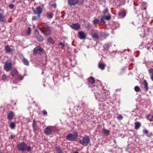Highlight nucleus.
Wrapping results in <instances>:
<instances>
[{
	"mask_svg": "<svg viewBox=\"0 0 153 153\" xmlns=\"http://www.w3.org/2000/svg\"><path fill=\"white\" fill-rule=\"evenodd\" d=\"M16 146L19 151L23 152L26 151L30 152L32 149L31 147L30 146H28L27 144L23 142L17 144Z\"/></svg>",
	"mask_w": 153,
	"mask_h": 153,
	"instance_id": "1",
	"label": "nucleus"
},
{
	"mask_svg": "<svg viewBox=\"0 0 153 153\" xmlns=\"http://www.w3.org/2000/svg\"><path fill=\"white\" fill-rule=\"evenodd\" d=\"M39 30L45 36L50 35L51 32L50 27L45 23H43L41 24Z\"/></svg>",
	"mask_w": 153,
	"mask_h": 153,
	"instance_id": "2",
	"label": "nucleus"
},
{
	"mask_svg": "<svg viewBox=\"0 0 153 153\" xmlns=\"http://www.w3.org/2000/svg\"><path fill=\"white\" fill-rule=\"evenodd\" d=\"M77 134L76 132H74V134H68L66 137V139L70 141H75L77 139Z\"/></svg>",
	"mask_w": 153,
	"mask_h": 153,
	"instance_id": "3",
	"label": "nucleus"
},
{
	"mask_svg": "<svg viewBox=\"0 0 153 153\" xmlns=\"http://www.w3.org/2000/svg\"><path fill=\"white\" fill-rule=\"evenodd\" d=\"M90 142L89 137L87 136L83 137L79 141V143L84 146H88Z\"/></svg>",
	"mask_w": 153,
	"mask_h": 153,
	"instance_id": "4",
	"label": "nucleus"
},
{
	"mask_svg": "<svg viewBox=\"0 0 153 153\" xmlns=\"http://www.w3.org/2000/svg\"><path fill=\"white\" fill-rule=\"evenodd\" d=\"M4 66V70L8 72L10 70L12 66V64L10 62H6L5 63Z\"/></svg>",
	"mask_w": 153,
	"mask_h": 153,
	"instance_id": "5",
	"label": "nucleus"
},
{
	"mask_svg": "<svg viewBox=\"0 0 153 153\" xmlns=\"http://www.w3.org/2000/svg\"><path fill=\"white\" fill-rule=\"evenodd\" d=\"M53 131V127H48L45 129L44 132L45 134L48 135L51 134Z\"/></svg>",
	"mask_w": 153,
	"mask_h": 153,
	"instance_id": "6",
	"label": "nucleus"
},
{
	"mask_svg": "<svg viewBox=\"0 0 153 153\" xmlns=\"http://www.w3.org/2000/svg\"><path fill=\"white\" fill-rule=\"evenodd\" d=\"M111 19V15L109 13H108V15H103L102 16L101 19V21L102 22L105 23V20H110Z\"/></svg>",
	"mask_w": 153,
	"mask_h": 153,
	"instance_id": "7",
	"label": "nucleus"
},
{
	"mask_svg": "<svg viewBox=\"0 0 153 153\" xmlns=\"http://www.w3.org/2000/svg\"><path fill=\"white\" fill-rule=\"evenodd\" d=\"M32 10L34 14H37L39 16H40L43 12V9L40 7H37L36 10L33 9Z\"/></svg>",
	"mask_w": 153,
	"mask_h": 153,
	"instance_id": "8",
	"label": "nucleus"
},
{
	"mask_svg": "<svg viewBox=\"0 0 153 153\" xmlns=\"http://www.w3.org/2000/svg\"><path fill=\"white\" fill-rule=\"evenodd\" d=\"M4 12L1 10H0V23H5L6 22V17L3 15Z\"/></svg>",
	"mask_w": 153,
	"mask_h": 153,
	"instance_id": "9",
	"label": "nucleus"
},
{
	"mask_svg": "<svg viewBox=\"0 0 153 153\" xmlns=\"http://www.w3.org/2000/svg\"><path fill=\"white\" fill-rule=\"evenodd\" d=\"M79 38L81 39H85L86 36V34L83 31H80L78 32Z\"/></svg>",
	"mask_w": 153,
	"mask_h": 153,
	"instance_id": "10",
	"label": "nucleus"
},
{
	"mask_svg": "<svg viewBox=\"0 0 153 153\" xmlns=\"http://www.w3.org/2000/svg\"><path fill=\"white\" fill-rule=\"evenodd\" d=\"M79 1V0H68V3L70 5L75 6L78 3Z\"/></svg>",
	"mask_w": 153,
	"mask_h": 153,
	"instance_id": "11",
	"label": "nucleus"
},
{
	"mask_svg": "<svg viewBox=\"0 0 153 153\" xmlns=\"http://www.w3.org/2000/svg\"><path fill=\"white\" fill-rule=\"evenodd\" d=\"M42 48L39 47H37L34 49L33 52L36 54H39L42 52Z\"/></svg>",
	"mask_w": 153,
	"mask_h": 153,
	"instance_id": "12",
	"label": "nucleus"
},
{
	"mask_svg": "<svg viewBox=\"0 0 153 153\" xmlns=\"http://www.w3.org/2000/svg\"><path fill=\"white\" fill-rule=\"evenodd\" d=\"M70 27L73 29L76 30H78L80 28V25L78 23H75L71 25Z\"/></svg>",
	"mask_w": 153,
	"mask_h": 153,
	"instance_id": "13",
	"label": "nucleus"
},
{
	"mask_svg": "<svg viewBox=\"0 0 153 153\" xmlns=\"http://www.w3.org/2000/svg\"><path fill=\"white\" fill-rule=\"evenodd\" d=\"M14 116V114L13 112L10 111L8 112L7 114V118L9 120H11L13 118V117Z\"/></svg>",
	"mask_w": 153,
	"mask_h": 153,
	"instance_id": "14",
	"label": "nucleus"
},
{
	"mask_svg": "<svg viewBox=\"0 0 153 153\" xmlns=\"http://www.w3.org/2000/svg\"><path fill=\"white\" fill-rule=\"evenodd\" d=\"M54 15V14L52 12L49 11L46 14V16L48 19H52Z\"/></svg>",
	"mask_w": 153,
	"mask_h": 153,
	"instance_id": "15",
	"label": "nucleus"
},
{
	"mask_svg": "<svg viewBox=\"0 0 153 153\" xmlns=\"http://www.w3.org/2000/svg\"><path fill=\"white\" fill-rule=\"evenodd\" d=\"M105 66V65L103 63L100 62L99 64L98 67L101 70H104Z\"/></svg>",
	"mask_w": 153,
	"mask_h": 153,
	"instance_id": "16",
	"label": "nucleus"
},
{
	"mask_svg": "<svg viewBox=\"0 0 153 153\" xmlns=\"http://www.w3.org/2000/svg\"><path fill=\"white\" fill-rule=\"evenodd\" d=\"M141 126L140 123L139 122H136L135 123V129H138Z\"/></svg>",
	"mask_w": 153,
	"mask_h": 153,
	"instance_id": "17",
	"label": "nucleus"
},
{
	"mask_svg": "<svg viewBox=\"0 0 153 153\" xmlns=\"http://www.w3.org/2000/svg\"><path fill=\"white\" fill-rule=\"evenodd\" d=\"M22 61L25 65L27 66H28L29 65V62L25 58H23Z\"/></svg>",
	"mask_w": 153,
	"mask_h": 153,
	"instance_id": "18",
	"label": "nucleus"
},
{
	"mask_svg": "<svg viewBox=\"0 0 153 153\" xmlns=\"http://www.w3.org/2000/svg\"><path fill=\"white\" fill-rule=\"evenodd\" d=\"M143 85L144 86V87L145 88L146 91L148 90V83L146 80H144L143 82Z\"/></svg>",
	"mask_w": 153,
	"mask_h": 153,
	"instance_id": "19",
	"label": "nucleus"
},
{
	"mask_svg": "<svg viewBox=\"0 0 153 153\" xmlns=\"http://www.w3.org/2000/svg\"><path fill=\"white\" fill-rule=\"evenodd\" d=\"M47 40L49 43L51 44H53L55 43L54 40L51 37H49Z\"/></svg>",
	"mask_w": 153,
	"mask_h": 153,
	"instance_id": "20",
	"label": "nucleus"
},
{
	"mask_svg": "<svg viewBox=\"0 0 153 153\" xmlns=\"http://www.w3.org/2000/svg\"><path fill=\"white\" fill-rule=\"evenodd\" d=\"M88 79L89 82L91 84L94 83L95 81L94 78L93 77H90Z\"/></svg>",
	"mask_w": 153,
	"mask_h": 153,
	"instance_id": "21",
	"label": "nucleus"
},
{
	"mask_svg": "<svg viewBox=\"0 0 153 153\" xmlns=\"http://www.w3.org/2000/svg\"><path fill=\"white\" fill-rule=\"evenodd\" d=\"M5 49L7 53H9L11 52L12 50V49H11V48H10V47L8 45L5 46Z\"/></svg>",
	"mask_w": 153,
	"mask_h": 153,
	"instance_id": "22",
	"label": "nucleus"
},
{
	"mask_svg": "<svg viewBox=\"0 0 153 153\" xmlns=\"http://www.w3.org/2000/svg\"><path fill=\"white\" fill-rule=\"evenodd\" d=\"M118 14L120 17L123 18L126 16V13L124 12H120Z\"/></svg>",
	"mask_w": 153,
	"mask_h": 153,
	"instance_id": "23",
	"label": "nucleus"
},
{
	"mask_svg": "<svg viewBox=\"0 0 153 153\" xmlns=\"http://www.w3.org/2000/svg\"><path fill=\"white\" fill-rule=\"evenodd\" d=\"M40 18V16L38 15L37 16H33L32 17V20L33 21H36L39 19Z\"/></svg>",
	"mask_w": 153,
	"mask_h": 153,
	"instance_id": "24",
	"label": "nucleus"
},
{
	"mask_svg": "<svg viewBox=\"0 0 153 153\" xmlns=\"http://www.w3.org/2000/svg\"><path fill=\"white\" fill-rule=\"evenodd\" d=\"M18 74V72L16 70H14L11 72V74L13 76L17 75Z\"/></svg>",
	"mask_w": 153,
	"mask_h": 153,
	"instance_id": "25",
	"label": "nucleus"
},
{
	"mask_svg": "<svg viewBox=\"0 0 153 153\" xmlns=\"http://www.w3.org/2000/svg\"><path fill=\"white\" fill-rule=\"evenodd\" d=\"M147 118L149 121H153V115H149L147 116Z\"/></svg>",
	"mask_w": 153,
	"mask_h": 153,
	"instance_id": "26",
	"label": "nucleus"
},
{
	"mask_svg": "<svg viewBox=\"0 0 153 153\" xmlns=\"http://www.w3.org/2000/svg\"><path fill=\"white\" fill-rule=\"evenodd\" d=\"M103 132L106 135H108L110 134V131L109 130L105 129H104L103 130Z\"/></svg>",
	"mask_w": 153,
	"mask_h": 153,
	"instance_id": "27",
	"label": "nucleus"
},
{
	"mask_svg": "<svg viewBox=\"0 0 153 153\" xmlns=\"http://www.w3.org/2000/svg\"><path fill=\"white\" fill-rule=\"evenodd\" d=\"M15 125L13 122H11L10 123V127L11 129H14L15 127Z\"/></svg>",
	"mask_w": 153,
	"mask_h": 153,
	"instance_id": "28",
	"label": "nucleus"
},
{
	"mask_svg": "<svg viewBox=\"0 0 153 153\" xmlns=\"http://www.w3.org/2000/svg\"><path fill=\"white\" fill-rule=\"evenodd\" d=\"M56 150L58 152V153H62V151L61 148L57 147L56 148Z\"/></svg>",
	"mask_w": 153,
	"mask_h": 153,
	"instance_id": "29",
	"label": "nucleus"
},
{
	"mask_svg": "<svg viewBox=\"0 0 153 153\" xmlns=\"http://www.w3.org/2000/svg\"><path fill=\"white\" fill-rule=\"evenodd\" d=\"M100 22V20L97 19H95L93 21V24L94 25H95L97 24L98 23Z\"/></svg>",
	"mask_w": 153,
	"mask_h": 153,
	"instance_id": "30",
	"label": "nucleus"
},
{
	"mask_svg": "<svg viewBox=\"0 0 153 153\" xmlns=\"http://www.w3.org/2000/svg\"><path fill=\"white\" fill-rule=\"evenodd\" d=\"M92 36L94 38L98 39L99 38L98 34L97 33H94L92 34Z\"/></svg>",
	"mask_w": 153,
	"mask_h": 153,
	"instance_id": "31",
	"label": "nucleus"
},
{
	"mask_svg": "<svg viewBox=\"0 0 153 153\" xmlns=\"http://www.w3.org/2000/svg\"><path fill=\"white\" fill-rule=\"evenodd\" d=\"M103 15H108V10L106 8L104 10V11L103 12Z\"/></svg>",
	"mask_w": 153,
	"mask_h": 153,
	"instance_id": "32",
	"label": "nucleus"
},
{
	"mask_svg": "<svg viewBox=\"0 0 153 153\" xmlns=\"http://www.w3.org/2000/svg\"><path fill=\"white\" fill-rule=\"evenodd\" d=\"M134 89L136 92H138L140 91V88L138 86H135L134 88Z\"/></svg>",
	"mask_w": 153,
	"mask_h": 153,
	"instance_id": "33",
	"label": "nucleus"
},
{
	"mask_svg": "<svg viewBox=\"0 0 153 153\" xmlns=\"http://www.w3.org/2000/svg\"><path fill=\"white\" fill-rule=\"evenodd\" d=\"M104 48L105 49H108L109 48V45L108 44H105L104 46Z\"/></svg>",
	"mask_w": 153,
	"mask_h": 153,
	"instance_id": "34",
	"label": "nucleus"
},
{
	"mask_svg": "<svg viewBox=\"0 0 153 153\" xmlns=\"http://www.w3.org/2000/svg\"><path fill=\"white\" fill-rule=\"evenodd\" d=\"M31 29L30 27H28L27 30V34L28 35H29L31 33Z\"/></svg>",
	"mask_w": 153,
	"mask_h": 153,
	"instance_id": "35",
	"label": "nucleus"
},
{
	"mask_svg": "<svg viewBox=\"0 0 153 153\" xmlns=\"http://www.w3.org/2000/svg\"><path fill=\"white\" fill-rule=\"evenodd\" d=\"M117 118L118 120H121L123 119V117L120 114L117 117Z\"/></svg>",
	"mask_w": 153,
	"mask_h": 153,
	"instance_id": "36",
	"label": "nucleus"
},
{
	"mask_svg": "<svg viewBox=\"0 0 153 153\" xmlns=\"http://www.w3.org/2000/svg\"><path fill=\"white\" fill-rule=\"evenodd\" d=\"M6 76L5 74H3L2 77V79L3 81H5L6 79Z\"/></svg>",
	"mask_w": 153,
	"mask_h": 153,
	"instance_id": "37",
	"label": "nucleus"
},
{
	"mask_svg": "<svg viewBox=\"0 0 153 153\" xmlns=\"http://www.w3.org/2000/svg\"><path fill=\"white\" fill-rule=\"evenodd\" d=\"M149 72L150 74V75H151L153 74V69L152 68H151L149 70Z\"/></svg>",
	"mask_w": 153,
	"mask_h": 153,
	"instance_id": "38",
	"label": "nucleus"
},
{
	"mask_svg": "<svg viewBox=\"0 0 153 153\" xmlns=\"http://www.w3.org/2000/svg\"><path fill=\"white\" fill-rule=\"evenodd\" d=\"M14 7V6L13 4H11L9 5V7L10 8V9H13Z\"/></svg>",
	"mask_w": 153,
	"mask_h": 153,
	"instance_id": "39",
	"label": "nucleus"
},
{
	"mask_svg": "<svg viewBox=\"0 0 153 153\" xmlns=\"http://www.w3.org/2000/svg\"><path fill=\"white\" fill-rule=\"evenodd\" d=\"M143 132L145 134H147L148 133V131L147 130H146V129H144L143 130Z\"/></svg>",
	"mask_w": 153,
	"mask_h": 153,
	"instance_id": "40",
	"label": "nucleus"
},
{
	"mask_svg": "<svg viewBox=\"0 0 153 153\" xmlns=\"http://www.w3.org/2000/svg\"><path fill=\"white\" fill-rule=\"evenodd\" d=\"M59 45H61L62 47H64L65 45L62 42H60L59 44Z\"/></svg>",
	"mask_w": 153,
	"mask_h": 153,
	"instance_id": "41",
	"label": "nucleus"
},
{
	"mask_svg": "<svg viewBox=\"0 0 153 153\" xmlns=\"http://www.w3.org/2000/svg\"><path fill=\"white\" fill-rule=\"evenodd\" d=\"M15 136H16L15 135H11V137H10V138H11V139H14L15 137Z\"/></svg>",
	"mask_w": 153,
	"mask_h": 153,
	"instance_id": "42",
	"label": "nucleus"
},
{
	"mask_svg": "<svg viewBox=\"0 0 153 153\" xmlns=\"http://www.w3.org/2000/svg\"><path fill=\"white\" fill-rule=\"evenodd\" d=\"M52 7H53L54 8H56V4H52L51 5Z\"/></svg>",
	"mask_w": 153,
	"mask_h": 153,
	"instance_id": "43",
	"label": "nucleus"
},
{
	"mask_svg": "<svg viewBox=\"0 0 153 153\" xmlns=\"http://www.w3.org/2000/svg\"><path fill=\"white\" fill-rule=\"evenodd\" d=\"M38 40L39 41H42L43 40V39L42 37H40L38 39Z\"/></svg>",
	"mask_w": 153,
	"mask_h": 153,
	"instance_id": "44",
	"label": "nucleus"
},
{
	"mask_svg": "<svg viewBox=\"0 0 153 153\" xmlns=\"http://www.w3.org/2000/svg\"><path fill=\"white\" fill-rule=\"evenodd\" d=\"M42 113L44 114H47V112L46 111H42Z\"/></svg>",
	"mask_w": 153,
	"mask_h": 153,
	"instance_id": "45",
	"label": "nucleus"
},
{
	"mask_svg": "<svg viewBox=\"0 0 153 153\" xmlns=\"http://www.w3.org/2000/svg\"><path fill=\"white\" fill-rule=\"evenodd\" d=\"M18 78L19 79H20L21 80H22V79H23V78L22 77V76H20L19 75V76H18Z\"/></svg>",
	"mask_w": 153,
	"mask_h": 153,
	"instance_id": "46",
	"label": "nucleus"
},
{
	"mask_svg": "<svg viewBox=\"0 0 153 153\" xmlns=\"http://www.w3.org/2000/svg\"><path fill=\"white\" fill-rule=\"evenodd\" d=\"M151 77V79L152 81H153V74L152 75H150Z\"/></svg>",
	"mask_w": 153,
	"mask_h": 153,
	"instance_id": "47",
	"label": "nucleus"
},
{
	"mask_svg": "<svg viewBox=\"0 0 153 153\" xmlns=\"http://www.w3.org/2000/svg\"><path fill=\"white\" fill-rule=\"evenodd\" d=\"M16 1V0H11V1L12 3Z\"/></svg>",
	"mask_w": 153,
	"mask_h": 153,
	"instance_id": "48",
	"label": "nucleus"
},
{
	"mask_svg": "<svg viewBox=\"0 0 153 153\" xmlns=\"http://www.w3.org/2000/svg\"><path fill=\"white\" fill-rule=\"evenodd\" d=\"M36 125V124L34 123L33 124V127H34Z\"/></svg>",
	"mask_w": 153,
	"mask_h": 153,
	"instance_id": "49",
	"label": "nucleus"
},
{
	"mask_svg": "<svg viewBox=\"0 0 153 153\" xmlns=\"http://www.w3.org/2000/svg\"><path fill=\"white\" fill-rule=\"evenodd\" d=\"M73 153H79V152H73Z\"/></svg>",
	"mask_w": 153,
	"mask_h": 153,
	"instance_id": "50",
	"label": "nucleus"
},
{
	"mask_svg": "<svg viewBox=\"0 0 153 153\" xmlns=\"http://www.w3.org/2000/svg\"><path fill=\"white\" fill-rule=\"evenodd\" d=\"M37 31V32H38V31Z\"/></svg>",
	"mask_w": 153,
	"mask_h": 153,
	"instance_id": "51",
	"label": "nucleus"
},
{
	"mask_svg": "<svg viewBox=\"0 0 153 153\" xmlns=\"http://www.w3.org/2000/svg\"><path fill=\"white\" fill-rule=\"evenodd\" d=\"M114 142H115V140H114Z\"/></svg>",
	"mask_w": 153,
	"mask_h": 153,
	"instance_id": "52",
	"label": "nucleus"
},
{
	"mask_svg": "<svg viewBox=\"0 0 153 153\" xmlns=\"http://www.w3.org/2000/svg\"><path fill=\"white\" fill-rule=\"evenodd\" d=\"M0 153H1V152H0Z\"/></svg>",
	"mask_w": 153,
	"mask_h": 153,
	"instance_id": "53",
	"label": "nucleus"
}]
</instances>
